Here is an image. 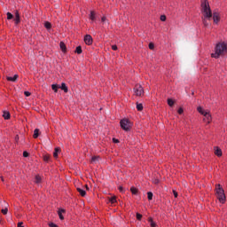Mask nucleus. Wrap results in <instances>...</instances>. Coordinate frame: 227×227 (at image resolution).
<instances>
[{
	"label": "nucleus",
	"mask_w": 227,
	"mask_h": 227,
	"mask_svg": "<svg viewBox=\"0 0 227 227\" xmlns=\"http://www.w3.org/2000/svg\"><path fill=\"white\" fill-rule=\"evenodd\" d=\"M201 13H202V22L205 27H208V20H212V9H210V4L207 0H201Z\"/></svg>",
	"instance_id": "1"
},
{
	"label": "nucleus",
	"mask_w": 227,
	"mask_h": 227,
	"mask_svg": "<svg viewBox=\"0 0 227 227\" xmlns=\"http://www.w3.org/2000/svg\"><path fill=\"white\" fill-rule=\"evenodd\" d=\"M223 54H227V43L220 42L216 44L215 52L211 54V58L217 59L220 56H223Z\"/></svg>",
	"instance_id": "2"
},
{
	"label": "nucleus",
	"mask_w": 227,
	"mask_h": 227,
	"mask_svg": "<svg viewBox=\"0 0 227 227\" xmlns=\"http://www.w3.org/2000/svg\"><path fill=\"white\" fill-rule=\"evenodd\" d=\"M215 192L220 203H224V201H226V195L224 194V189L221 187V184H216Z\"/></svg>",
	"instance_id": "3"
},
{
	"label": "nucleus",
	"mask_w": 227,
	"mask_h": 227,
	"mask_svg": "<svg viewBox=\"0 0 227 227\" xmlns=\"http://www.w3.org/2000/svg\"><path fill=\"white\" fill-rule=\"evenodd\" d=\"M121 128L125 130L126 132H129L132 127V122L129 121V119H122L121 120Z\"/></svg>",
	"instance_id": "4"
},
{
	"label": "nucleus",
	"mask_w": 227,
	"mask_h": 227,
	"mask_svg": "<svg viewBox=\"0 0 227 227\" xmlns=\"http://www.w3.org/2000/svg\"><path fill=\"white\" fill-rule=\"evenodd\" d=\"M134 93L137 97H142L145 95V90L143 89V86L137 84L134 88Z\"/></svg>",
	"instance_id": "5"
},
{
	"label": "nucleus",
	"mask_w": 227,
	"mask_h": 227,
	"mask_svg": "<svg viewBox=\"0 0 227 227\" xmlns=\"http://www.w3.org/2000/svg\"><path fill=\"white\" fill-rule=\"evenodd\" d=\"M213 20L215 24H219V20H221V16L219 15V12H214L212 14Z\"/></svg>",
	"instance_id": "6"
},
{
	"label": "nucleus",
	"mask_w": 227,
	"mask_h": 227,
	"mask_svg": "<svg viewBox=\"0 0 227 227\" xmlns=\"http://www.w3.org/2000/svg\"><path fill=\"white\" fill-rule=\"evenodd\" d=\"M204 119L203 121H206V123H210L212 121V115H210L209 112H206L205 114H203Z\"/></svg>",
	"instance_id": "7"
},
{
	"label": "nucleus",
	"mask_w": 227,
	"mask_h": 227,
	"mask_svg": "<svg viewBox=\"0 0 227 227\" xmlns=\"http://www.w3.org/2000/svg\"><path fill=\"white\" fill-rule=\"evenodd\" d=\"M84 43L86 45H91V43H93V37H91L90 35H86L84 36Z\"/></svg>",
	"instance_id": "8"
},
{
	"label": "nucleus",
	"mask_w": 227,
	"mask_h": 227,
	"mask_svg": "<svg viewBox=\"0 0 227 227\" xmlns=\"http://www.w3.org/2000/svg\"><path fill=\"white\" fill-rule=\"evenodd\" d=\"M14 22L16 25L20 23V14H19V11L15 12Z\"/></svg>",
	"instance_id": "9"
},
{
	"label": "nucleus",
	"mask_w": 227,
	"mask_h": 227,
	"mask_svg": "<svg viewBox=\"0 0 227 227\" xmlns=\"http://www.w3.org/2000/svg\"><path fill=\"white\" fill-rule=\"evenodd\" d=\"M215 155L217 157H223V151L219 147H215Z\"/></svg>",
	"instance_id": "10"
},
{
	"label": "nucleus",
	"mask_w": 227,
	"mask_h": 227,
	"mask_svg": "<svg viewBox=\"0 0 227 227\" xmlns=\"http://www.w3.org/2000/svg\"><path fill=\"white\" fill-rule=\"evenodd\" d=\"M6 79H7V81H11L12 82H15V81H17V79H19V74H15L13 77L7 76Z\"/></svg>",
	"instance_id": "11"
},
{
	"label": "nucleus",
	"mask_w": 227,
	"mask_h": 227,
	"mask_svg": "<svg viewBox=\"0 0 227 227\" xmlns=\"http://www.w3.org/2000/svg\"><path fill=\"white\" fill-rule=\"evenodd\" d=\"M65 93H68V87H67V84L63 82L61 86L59 87Z\"/></svg>",
	"instance_id": "12"
},
{
	"label": "nucleus",
	"mask_w": 227,
	"mask_h": 227,
	"mask_svg": "<svg viewBox=\"0 0 227 227\" xmlns=\"http://www.w3.org/2000/svg\"><path fill=\"white\" fill-rule=\"evenodd\" d=\"M39 136H40V129H35L34 130V135H33L34 139H36Z\"/></svg>",
	"instance_id": "13"
},
{
	"label": "nucleus",
	"mask_w": 227,
	"mask_h": 227,
	"mask_svg": "<svg viewBox=\"0 0 227 227\" xmlns=\"http://www.w3.org/2000/svg\"><path fill=\"white\" fill-rule=\"evenodd\" d=\"M59 46H60V49H61V51H62L63 52H67V45L65 44V43L60 42Z\"/></svg>",
	"instance_id": "14"
},
{
	"label": "nucleus",
	"mask_w": 227,
	"mask_h": 227,
	"mask_svg": "<svg viewBox=\"0 0 227 227\" xmlns=\"http://www.w3.org/2000/svg\"><path fill=\"white\" fill-rule=\"evenodd\" d=\"M148 222L150 223L151 227H157V223H155V222H153V218L149 217Z\"/></svg>",
	"instance_id": "15"
},
{
	"label": "nucleus",
	"mask_w": 227,
	"mask_h": 227,
	"mask_svg": "<svg viewBox=\"0 0 227 227\" xmlns=\"http://www.w3.org/2000/svg\"><path fill=\"white\" fill-rule=\"evenodd\" d=\"M3 118H4V120H10V112L4 111L3 114Z\"/></svg>",
	"instance_id": "16"
},
{
	"label": "nucleus",
	"mask_w": 227,
	"mask_h": 227,
	"mask_svg": "<svg viewBox=\"0 0 227 227\" xmlns=\"http://www.w3.org/2000/svg\"><path fill=\"white\" fill-rule=\"evenodd\" d=\"M63 212H65L64 209H60L59 210V217L61 221H63V219H65V217L63 216Z\"/></svg>",
	"instance_id": "17"
},
{
	"label": "nucleus",
	"mask_w": 227,
	"mask_h": 227,
	"mask_svg": "<svg viewBox=\"0 0 227 227\" xmlns=\"http://www.w3.org/2000/svg\"><path fill=\"white\" fill-rule=\"evenodd\" d=\"M78 192L84 198V196H86V191L81 189V188H77Z\"/></svg>",
	"instance_id": "18"
},
{
	"label": "nucleus",
	"mask_w": 227,
	"mask_h": 227,
	"mask_svg": "<svg viewBox=\"0 0 227 227\" xmlns=\"http://www.w3.org/2000/svg\"><path fill=\"white\" fill-rule=\"evenodd\" d=\"M59 152H60V149L59 148H55V150H54V153H53V157L55 158V159H58V153H59Z\"/></svg>",
	"instance_id": "19"
},
{
	"label": "nucleus",
	"mask_w": 227,
	"mask_h": 227,
	"mask_svg": "<svg viewBox=\"0 0 227 227\" xmlns=\"http://www.w3.org/2000/svg\"><path fill=\"white\" fill-rule=\"evenodd\" d=\"M59 88V85L58 84H52L51 85V89L53 90V91H55V93H58V89Z\"/></svg>",
	"instance_id": "20"
},
{
	"label": "nucleus",
	"mask_w": 227,
	"mask_h": 227,
	"mask_svg": "<svg viewBox=\"0 0 227 227\" xmlns=\"http://www.w3.org/2000/svg\"><path fill=\"white\" fill-rule=\"evenodd\" d=\"M168 105L170 106V107H173V106H175V101L171 98H168Z\"/></svg>",
	"instance_id": "21"
},
{
	"label": "nucleus",
	"mask_w": 227,
	"mask_h": 227,
	"mask_svg": "<svg viewBox=\"0 0 227 227\" xmlns=\"http://www.w3.org/2000/svg\"><path fill=\"white\" fill-rule=\"evenodd\" d=\"M130 191H131V193L132 194H137V192H138V190H137V188H136V187H134V186H132L131 188H130Z\"/></svg>",
	"instance_id": "22"
},
{
	"label": "nucleus",
	"mask_w": 227,
	"mask_h": 227,
	"mask_svg": "<svg viewBox=\"0 0 227 227\" xmlns=\"http://www.w3.org/2000/svg\"><path fill=\"white\" fill-rule=\"evenodd\" d=\"M44 27H46V29H51V27H52V25L51 24V22L46 21L44 23Z\"/></svg>",
	"instance_id": "23"
},
{
	"label": "nucleus",
	"mask_w": 227,
	"mask_h": 227,
	"mask_svg": "<svg viewBox=\"0 0 227 227\" xmlns=\"http://www.w3.org/2000/svg\"><path fill=\"white\" fill-rule=\"evenodd\" d=\"M197 111L200 114H205V113H207L206 111H204V109L201 106H199L197 108Z\"/></svg>",
	"instance_id": "24"
},
{
	"label": "nucleus",
	"mask_w": 227,
	"mask_h": 227,
	"mask_svg": "<svg viewBox=\"0 0 227 227\" xmlns=\"http://www.w3.org/2000/svg\"><path fill=\"white\" fill-rule=\"evenodd\" d=\"M75 52L77 54H82V48L81 46L76 47Z\"/></svg>",
	"instance_id": "25"
},
{
	"label": "nucleus",
	"mask_w": 227,
	"mask_h": 227,
	"mask_svg": "<svg viewBox=\"0 0 227 227\" xmlns=\"http://www.w3.org/2000/svg\"><path fill=\"white\" fill-rule=\"evenodd\" d=\"M147 198L149 200H153V193L152 192H147Z\"/></svg>",
	"instance_id": "26"
},
{
	"label": "nucleus",
	"mask_w": 227,
	"mask_h": 227,
	"mask_svg": "<svg viewBox=\"0 0 227 227\" xmlns=\"http://www.w3.org/2000/svg\"><path fill=\"white\" fill-rule=\"evenodd\" d=\"M35 184H40L42 182V177L40 176H35Z\"/></svg>",
	"instance_id": "27"
},
{
	"label": "nucleus",
	"mask_w": 227,
	"mask_h": 227,
	"mask_svg": "<svg viewBox=\"0 0 227 227\" xmlns=\"http://www.w3.org/2000/svg\"><path fill=\"white\" fill-rule=\"evenodd\" d=\"M109 201H110V203H112V205H114V203H116V197L114 196V197L109 198Z\"/></svg>",
	"instance_id": "28"
},
{
	"label": "nucleus",
	"mask_w": 227,
	"mask_h": 227,
	"mask_svg": "<svg viewBox=\"0 0 227 227\" xmlns=\"http://www.w3.org/2000/svg\"><path fill=\"white\" fill-rule=\"evenodd\" d=\"M137 111H143V104L137 103Z\"/></svg>",
	"instance_id": "29"
},
{
	"label": "nucleus",
	"mask_w": 227,
	"mask_h": 227,
	"mask_svg": "<svg viewBox=\"0 0 227 227\" xmlns=\"http://www.w3.org/2000/svg\"><path fill=\"white\" fill-rule=\"evenodd\" d=\"M50 159H51V156L48 155V154H46V155L43 156V161H44V162H49Z\"/></svg>",
	"instance_id": "30"
},
{
	"label": "nucleus",
	"mask_w": 227,
	"mask_h": 227,
	"mask_svg": "<svg viewBox=\"0 0 227 227\" xmlns=\"http://www.w3.org/2000/svg\"><path fill=\"white\" fill-rule=\"evenodd\" d=\"M90 20H95V12L91 11L90 15Z\"/></svg>",
	"instance_id": "31"
},
{
	"label": "nucleus",
	"mask_w": 227,
	"mask_h": 227,
	"mask_svg": "<svg viewBox=\"0 0 227 227\" xmlns=\"http://www.w3.org/2000/svg\"><path fill=\"white\" fill-rule=\"evenodd\" d=\"M7 19L8 20H12V19H13V14H12L11 12H7Z\"/></svg>",
	"instance_id": "32"
},
{
	"label": "nucleus",
	"mask_w": 227,
	"mask_h": 227,
	"mask_svg": "<svg viewBox=\"0 0 227 227\" xmlns=\"http://www.w3.org/2000/svg\"><path fill=\"white\" fill-rule=\"evenodd\" d=\"M100 158L98 156H94L91 159V162H97V160H98Z\"/></svg>",
	"instance_id": "33"
},
{
	"label": "nucleus",
	"mask_w": 227,
	"mask_h": 227,
	"mask_svg": "<svg viewBox=\"0 0 227 227\" xmlns=\"http://www.w3.org/2000/svg\"><path fill=\"white\" fill-rule=\"evenodd\" d=\"M143 218V215L139 214V213H137V219L138 221H141V219Z\"/></svg>",
	"instance_id": "34"
},
{
	"label": "nucleus",
	"mask_w": 227,
	"mask_h": 227,
	"mask_svg": "<svg viewBox=\"0 0 227 227\" xmlns=\"http://www.w3.org/2000/svg\"><path fill=\"white\" fill-rule=\"evenodd\" d=\"M2 214H4V215H6V214H8V207L2 209Z\"/></svg>",
	"instance_id": "35"
},
{
	"label": "nucleus",
	"mask_w": 227,
	"mask_h": 227,
	"mask_svg": "<svg viewBox=\"0 0 227 227\" xmlns=\"http://www.w3.org/2000/svg\"><path fill=\"white\" fill-rule=\"evenodd\" d=\"M160 20H161V22H166V15H161Z\"/></svg>",
	"instance_id": "36"
},
{
	"label": "nucleus",
	"mask_w": 227,
	"mask_h": 227,
	"mask_svg": "<svg viewBox=\"0 0 227 227\" xmlns=\"http://www.w3.org/2000/svg\"><path fill=\"white\" fill-rule=\"evenodd\" d=\"M155 45L153 44V43H149V49H151V51H153V49H154Z\"/></svg>",
	"instance_id": "37"
},
{
	"label": "nucleus",
	"mask_w": 227,
	"mask_h": 227,
	"mask_svg": "<svg viewBox=\"0 0 227 227\" xmlns=\"http://www.w3.org/2000/svg\"><path fill=\"white\" fill-rule=\"evenodd\" d=\"M178 114H184V108L180 107L177 111Z\"/></svg>",
	"instance_id": "38"
},
{
	"label": "nucleus",
	"mask_w": 227,
	"mask_h": 227,
	"mask_svg": "<svg viewBox=\"0 0 227 227\" xmlns=\"http://www.w3.org/2000/svg\"><path fill=\"white\" fill-rule=\"evenodd\" d=\"M24 95H25V97H31V92H29V91H25V92H24Z\"/></svg>",
	"instance_id": "39"
},
{
	"label": "nucleus",
	"mask_w": 227,
	"mask_h": 227,
	"mask_svg": "<svg viewBox=\"0 0 227 227\" xmlns=\"http://www.w3.org/2000/svg\"><path fill=\"white\" fill-rule=\"evenodd\" d=\"M23 157H29V153L27 152H23Z\"/></svg>",
	"instance_id": "40"
},
{
	"label": "nucleus",
	"mask_w": 227,
	"mask_h": 227,
	"mask_svg": "<svg viewBox=\"0 0 227 227\" xmlns=\"http://www.w3.org/2000/svg\"><path fill=\"white\" fill-rule=\"evenodd\" d=\"M112 49L113 51H118V46H116L115 44L112 45Z\"/></svg>",
	"instance_id": "41"
},
{
	"label": "nucleus",
	"mask_w": 227,
	"mask_h": 227,
	"mask_svg": "<svg viewBox=\"0 0 227 227\" xmlns=\"http://www.w3.org/2000/svg\"><path fill=\"white\" fill-rule=\"evenodd\" d=\"M173 194L175 198H178V192H176V191H173Z\"/></svg>",
	"instance_id": "42"
},
{
	"label": "nucleus",
	"mask_w": 227,
	"mask_h": 227,
	"mask_svg": "<svg viewBox=\"0 0 227 227\" xmlns=\"http://www.w3.org/2000/svg\"><path fill=\"white\" fill-rule=\"evenodd\" d=\"M49 226H50V227H58L54 223H49Z\"/></svg>",
	"instance_id": "43"
},
{
	"label": "nucleus",
	"mask_w": 227,
	"mask_h": 227,
	"mask_svg": "<svg viewBox=\"0 0 227 227\" xmlns=\"http://www.w3.org/2000/svg\"><path fill=\"white\" fill-rule=\"evenodd\" d=\"M22 224H24V223L22 222L18 223V227H24Z\"/></svg>",
	"instance_id": "44"
},
{
	"label": "nucleus",
	"mask_w": 227,
	"mask_h": 227,
	"mask_svg": "<svg viewBox=\"0 0 227 227\" xmlns=\"http://www.w3.org/2000/svg\"><path fill=\"white\" fill-rule=\"evenodd\" d=\"M113 141H114V143H120V141H118V139H116V138H114Z\"/></svg>",
	"instance_id": "45"
},
{
	"label": "nucleus",
	"mask_w": 227,
	"mask_h": 227,
	"mask_svg": "<svg viewBox=\"0 0 227 227\" xmlns=\"http://www.w3.org/2000/svg\"><path fill=\"white\" fill-rule=\"evenodd\" d=\"M120 192H123V188L121 186L119 187Z\"/></svg>",
	"instance_id": "46"
},
{
	"label": "nucleus",
	"mask_w": 227,
	"mask_h": 227,
	"mask_svg": "<svg viewBox=\"0 0 227 227\" xmlns=\"http://www.w3.org/2000/svg\"><path fill=\"white\" fill-rule=\"evenodd\" d=\"M101 20H102V22H106V17H103V18L101 19Z\"/></svg>",
	"instance_id": "47"
},
{
	"label": "nucleus",
	"mask_w": 227,
	"mask_h": 227,
	"mask_svg": "<svg viewBox=\"0 0 227 227\" xmlns=\"http://www.w3.org/2000/svg\"><path fill=\"white\" fill-rule=\"evenodd\" d=\"M85 187H86L87 191L90 190V187H88V184H86Z\"/></svg>",
	"instance_id": "48"
},
{
	"label": "nucleus",
	"mask_w": 227,
	"mask_h": 227,
	"mask_svg": "<svg viewBox=\"0 0 227 227\" xmlns=\"http://www.w3.org/2000/svg\"><path fill=\"white\" fill-rule=\"evenodd\" d=\"M16 141H19V136H16Z\"/></svg>",
	"instance_id": "49"
}]
</instances>
